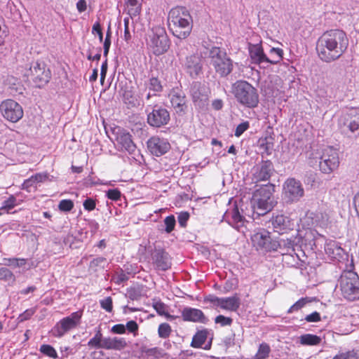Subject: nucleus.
<instances>
[{
	"label": "nucleus",
	"instance_id": "1",
	"mask_svg": "<svg viewBox=\"0 0 359 359\" xmlns=\"http://www.w3.org/2000/svg\"><path fill=\"white\" fill-rule=\"evenodd\" d=\"M348 43L347 35L343 30L326 31L317 41L316 49L318 56L324 62L336 61L346 51Z\"/></svg>",
	"mask_w": 359,
	"mask_h": 359
},
{
	"label": "nucleus",
	"instance_id": "35",
	"mask_svg": "<svg viewBox=\"0 0 359 359\" xmlns=\"http://www.w3.org/2000/svg\"><path fill=\"white\" fill-rule=\"evenodd\" d=\"M299 343L303 346H316L321 342V338L313 334H304L299 337Z\"/></svg>",
	"mask_w": 359,
	"mask_h": 359
},
{
	"label": "nucleus",
	"instance_id": "51",
	"mask_svg": "<svg viewBox=\"0 0 359 359\" xmlns=\"http://www.w3.org/2000/svg\"><path fill=\"white\" fill-rule=\"evenodd\" d=\"M332 359H358V353L354 350L339 353Z\"/></svg>",
	"mask_w": 359,
	"mask_h": 359
},
{
	"label": "nucleus",
	"instance_id": "47",
	"mask_svg": "<svg viewBox=\"0 0 359 359\" xmlns=\"http://www.w3.org/2000/svg\"><path fill=\"white\" fill-rule=\"evenodd\" d=\"M76 349L73 346H61L60 347V359H65L76 353Z\"/></svg>",
	"mask_w": 359,
	"mask_h": 359
},
{
	"label": "nucleus",
	"instance_id": "28",
	"mask_svg": "<svg viewBox=\"0 0 359 359\" xmlns=\"http://www.w3.org/2000/svg\"><path fill=\"white\" fill-rule=\"evenodd\" d=\"M127 346L126 341L122 337H104L103 349L121 351Z\"/></svg>",
	"mask_w": 359,
	"mask_h": 359
},
{
	"label": "nucleus",
	"instance_id": "54",
	"mask_svg": "<svg viewBox=\"0 0 359 359\" xmlns=\"http://www.w3.org/2000/svg\"><path fill=\"white\" fill-rule=\"evenodd\" d=\"M100 306L107 312H111L113 309V302L111 297H107L100 301Z\"/></svg>",
	"mask_w": 359,
	"mask_h": 359
},
{
	"label": "nucleus",
	"instance_id": "38",
	"mask_svg": "<svg viewBox=\"0 0 359 359\" xmlns=\"http://www.w3.org/2000/svg\"><path fill=\"white\" fill-rule=\"evenodd\" d=\"M19 205L17 201L16 197L11 195L6 200H4L1 205V214L4 212L9 213L10 211L16 205Z\"/></svg>",
	"mask_w": 359,
	"mask_h": 359
},
{
	"label": "nucleus",
	"instance_id": "9",
	"mask_svg": "<svg viewBox=\"0 0 359 359\" xmlns=\"http://www.w3.org/2000/svg\"><path fill=\"white\" fill-rule=\"evenodd\" d=\"M147 121L154 128H161L167 125L170 120L169 111L158 104H148L146 106Z\"/></svg>",
	"mask_w": 359,
	"mask_h": 359
},
{
	"label": "nucleus",
	"instance_id": "64",
	"mask_svg": "<svg viewBox=\"0 0 359 359\" xmlns=\"http://www.w3.org/2000/svg\"><path fill=\"white\" fill-rule=\"evenodd\" d=\"M92 33H96L98 35L100 42L103 41V33L102 32L101 25L99 21L95 22L93 25Z\"/></svg>",
	"mask_w": 359,
	"mask_h": 359
},
{
	"label": "nucleus",
	"instance_id": "34",
	"mask_svg": "<svg viewBox=\"0 0 359 359\" xmlns=\"http://www.w3.org/2000/svg\"><path fill=\"white\" fill-rule=\"evenodd\" d=\"M128 13L131 19L138 17L141 13V4L139 0H127Z\"/></svg>",
	"mask_w": 359,
	"mask_h": 359
},
{
	"label": "nucleus",
	"instance_id": "12",
	"mask_svg": "<svg viewBox=\"0 0 359 359\" xmlns=\"http://www.w3.org/2000/svg\"><path fill=\"white\" fill-rule=\"evenodd\" d=\"M32 79L37 88H43L50 80L51 72L43 61L37 60L29 67Z\"/></svg>",
	"mask_w": 359,
	"mask_h": 359
},
{
	"label": "nucleus",
	"instance_id": "48",
	"mask_svg": "<svg viewBox=\"0 0 359 359\" xmlns=\"http://www.w3.org/2000/svg\"><path fill=\"white\" fill-rule=\"evenodd\" d=\"M311 301L308 297H302L299 299L297 302H296L289 309L287 313H291L294 311H299L302 308H303L307 303Z\"/></svg>",
	"mask_w": 359,
	"mask_h": 359
},
{
	"label": "nucleus",
	"instance_id": "57",
	"mask_svg": "<svg viewBox=\"0 0 359 359\" xmlns=\"http://www.w3.org/2000/svg\"><path fill=\"white\" fill-rule=\"evenodd\" d=\"M260 148L263 149L266 154H270L273 149V143L266 139L262 141Z\"/></svg>",
	"mask_w": 359,
	"mask_h": 359
},
{
	"label": "nucleus",
	"instance_id": "10",
	"mask_svg": "<svg viewBox=\"0 0 359 359\" xmlns=\"http://www.w3.org/2000/svg\"><path fill=\"white\" fill-rule=\"evenodd\" d=\"M318 159L320 170L325 174L332 172L339 165L338 151L333 147L323 148Z\"/></svg>",
	"mask_w": 359,
	"mask_h": 359
},
{
	"label": "nucleus",
	"instance_id": "33",
	"mask_svg": "<svg viewBox=\"0 0 359 359\" xmlns=\"http://www.w3.org/2000/svg\"><path fill=\"white\" fill-rule=\"evenodd\" d=\"M210 332L207 329L198 331L193 337L191 346L193 348H202L208 339Z\"/></svg>",
	"mask_w": 359,
	"mask_h": 359
},
{
	"label": "nucleus",
	"instance_id": "40",
	"mask_svg": "<svg viewBox=\"0 0 359 359\" xmlns=\"http://www.w3.org/2000/svg\"><path fill=\"white\" fill-rule=\"evenodd\" d=\"M271 352V348L266 343L259 344L258 351L255 355V359H266L269 357Z\"/></svg>",
	"mask_w": 359,
	"mask_h": 359
},
{
	"label": "nucleus",
	"instance_id": "53",
	"mask_svg": "<svg viewBox=\"0 0 359 359\" xmlns=\"http://www.w3.org/2000/svg\"><path fill=\"white\" fill-rule=\"evenodd\" d=\"M215 323L219 324L222 327L230 326L233 323V319L223 315H219L215 318Z\"/></svg>",
	"mask_w": 359,
	"mask_h": 359
},
{
	"label": "nucleus",
	"instance_id": "32",
	"mask_svg": "<svg viewBox=\"0 0 359 359\" xmlns=\"http://www.w3.org/2000/svg\"><path fill=\"white\" fill-rule=\"evenodd\" d=\"M276 250H280L283 255L290 254L294 251V240L292 238H281L279 241H276Z\"/></svg>",
	"mask_w": 359,
	"mask_h": 359
},
{
	"label": "nucleus",
	"instance_id": "14",
	"mask_svg": "<svg viewBox=\"0 0 359 359\" xmlns=\"http://www.w3.org/2000/svg\"><path fill=\"white\" fill-rule=\"evenodd\" d=\"M185 72L192 79H196L203 73V59L199 54H191L182 62Z\"/></svg>",
	"mask_w": 359,
	"mask_h": 359
},
{
	"label": "nucleus",
	"instance_id": "37",
	"mask_svg": "<svg viewBox=\"0 0 359 359\" xmlns=\"http://www.w3.org/2000/svg\"><path fill=\"white\" fill-rule=\"evenodd\" d=\"M283 57V50L279 48H272L269 51V61L267 64L276 65L282 60Z\"/></svg>",
	"mask_w": 359,
	"mask_h": 359
},
{
	"label": "nucleus",
	"instance_id": "25",
	"mask_svg": "<svg viewBox=\"0 0 359 359\" xmlns=\"http://www.w3.org/2000/svg\"><path fill=\"white\" fill-rule=\"evenodd\" d=\"M152 259L158 270L167 271L171 267L170 257L168 252L162 249L155 250Z\"/></svg>",
	"mask_w": 359,
	"mask_h": 359
},
{
	"label": "nucleus",
	"instance_id": "50",
	"mask_svg": "<svg viewBox=\"0 0 359 359\" xmlns=\"http://www.w3.org/2000/svg\"><path fill=\"white\" fill-rule=\"evenodd\" d=\"M112 280L117 285H121L128 280V276L126 274L123 269H120L113 276Z\"/></svg>",
	"mask_w": 359,
	"mask_h": 359
},
{
	"label": "nucleus",
	"instance_id": "23",
	"mask_svg": "<svg viewBox=\"0 0 359 359\" xmlns=\"http://www.w3.org/2000/svg\"><path fill=\"white\" fill-rule=\"evenodd\" d=\"M249 54L252 63L264 68L268 65L267 61H269V59L264 53L263 48L260 44H250Z\"/></svg>",
	"mask_w": 359,
	"mask_h": 359
},
{
	"label": "nucleus",
	"instance_id": "2",
	"mask_svg": "<svg viewBox=\"0 0 359 359\" xmlns=\"http://www.w3.org/2000/svg\"><path fill=\"white\" fill-rule=\"evenodd\" d=\"M168 21L169 29L175 36L184 39L190 35L193 20L187 8L177 6L172 8L168 13Z\"/></svg>",
	"mask_w": 359,
	"mask_h": 359
},
{
	"label": "nucleus",
	"instance_id": "30",
	"mask_svg": "<svg viewBox=\"0 0 359 359\" xmlns=\"http://www.w3.org/2000/svg\"><path fill=\"white\" fill-rule=\"evenodd\" d=\"M190 93L194 102L202 101L205 99L207 95H205V87L198 81L193 82L191 88Z\"/></svg>",
	"mask_w": 359,
	"mask_h": 359
},
{
	"label": "nucleus",
	"instance_id": "36",
	"mask_svg": "<svg viewBox=\"0 0 359 359\" xmlns=\"http://www.w3.org/2000/svg\"><path fill=\"white\" fill-rule=\"evenodd\" d=\"M146 88L153 92V95H160L163 91V86L160 80L156 77H151L149 81L145 83Z\"/></svg>",
	"mask_w": 359,
	"mask_h": 359
},
{
	"label": "nucleus",
	"instance_id": "61",
	"mask_svg": "<svg viewBox=\"0 0 359 359\" xmlns=\"http://www.w3.org/2000/svg\"><path fill=\"white\" fill-rule=\"evenodd\" d=\"M123 22H124L123 39L127 43H128L131 40V38H132V36H131V34L130 32V29H129V18H125L123 20Z\"/></svg>",
	"mask_w": 359,
	"mask_h": 359
},
{
	"label": "nucleus",
	"instance_id": "16",
	"mask_svg": "<svg viewBox=\"0 0 359 359\" xmlns=\"http://www.w3.org/2000/svg\"><path fill=\"white\" fill-rule=\"evenodd\" d=\"M1 115L6 120L16 123L23 116V109L16 101L6 100L1 102Z\"/></svg>",
	"mask_w": 359,
	"mask_h": 359
},
{
	"label": "nucleus",
	"instance_id": "4",
	"mask_svg": "<svg viewBox=\"0 0 359 359\" xmlns=\"http://www.w3.org/2000/svg\"><path fill=\"white\" fill-rule=\"evenodd\" d=\"M274 187L271 184H268L257 189L252 195L251 204L255 210H257L258 215H264L270 211L274 204L273 193Z\"/></svg>",
	"mask_w": 359,
	"mask_h": 359
},
{
	"label": "nucleus",
	"instance_id": "19",
	"mask_svg": "<svg viewBox=\"0 0 359 359\" xmlns=\"http://www.w3.org/2000/svg\"><path fill=\"white\" fill-rule=\"evenodd\" d=\"M339 125L359 134V109H351L344 113L339 120Z\"/></svg>",
	"mask_w": 359,
	"mask_h": 359
},
{
	"label": "nucleus",
	"instance_id": "5",
	"mask_svg": "<svg viewBox=\"0 0 359 359\" xmlns=\"http://www.w3.org/2000/svg\"><path fill=\"white\" fill-rule=\"evenodd\" d=\"M208 57L210 65L221 77H226L231 73L233 62L224 50L214 46L210 50Z\"/></svg>",
	"mask_w": 359,
	"mask_h": 359
},
{
	"label": "nucleus",
	"instance_id": "46",
	"mask_svg": "<svg viewBox=\"0 0 359 359\" xmlns=\"http://www.w3.org/2000/svg\"><path fill=\"white\" fill-rule=\"evenodd\" d=\"M163 222H164V225H165L164 231L168 233H171L174 230L175 224H176V220H175V216L172 215H170L166 217L164 219Z\"/></svg>",
	"mask_w": 359,
	"mask_h": 359
},
{
	"label": "nucleus",
	"instance_id": "11",
	"mask_svg": "<svg viewBox=\"0 0 359 359\" xmlns=\"http://www.w3.org/2000/svg\"><path fill=\"white\" fill-rule=\"evenodd\" d=\"M304 195V189L302 182L294 178H287L283 184V197L287 203H294L300 201Z\"/></svg>",
	"mask_w": 359,
	"mask_h": 359
},
{
	"label": "nucleus",
	"instance_id": "59",
	"mask_svg": "<svg viewBox=\"0 0 359 359\" xmlns=\"http://www.w3.org/2000/svg\"><path fill=\"white\" fill-rule=\"evenodd\" d=\"M83 208L90 212L95 208L96 201L92 198H87L83 203Z\"/></svg>",
	"mask_w": 359,
	"mask_h": 359
},
{
	"label": "nucleus",
	"instance_id": "20",
	"mask_svg": "<svg viewBox=\"0 0 359 359\" xmlns=\"http://www.w3.org/2000/svg\"><path fill=\"white\" fill-rule=\"evenodd\" d=\"M149 151L154 156H161L166 154L170 149L167 139L158 136H152L147 142Z\"/></svg>",
	"mask_w": 359,
	"mask_h": 359
},
{
	"label": "nucleus",
	"instance_id": "22",
	"mask_svg": "<svg viewBox=\"0 0 359 359\" xmlns=\"http://www.w3.org/2000/svg\"><path fill=\"white\" fill-rule=\"evenodd\" d=\"M271 224L274 231L283 234L287 231L293 229L294 223L292 220L284 215H277L271 219Z\"/></svg>",
	"mask_w": 359,
	"mask_h": 359
},
{
	"label": "nucleus",
	"instance_id": "13",
	"mask_svg": "<svg viewBox=\"0 0 359 359\" xmlns=\"http://www.w3.org/2000/svg\"><path fill=\"white\" fill-rule=\"evenodd\" d=\"M253 246L257 250L264 252L276 250V241L271 238L270 233L264 229H259L251 237Z\"/></svg>",
	"mask_w": 359,
	"mask_h": 359
},
{
	"label": "nucleus",
	"instance_id": "63",
	"mask_svg": "<svg viewBox=\"0 0 359 359\" xmlns=\"http://www.w3.org/2000/svg\"><path fill=\"white\" fill-rule=\"evenodd\" d=\"M222 300V297H218L213 294H210L205 297L204 302H210L213 304L214 306H220V302Z\"/></svg>",
	"mask_w": 359,
	"mask_h": 359
},
{
	"label": "nucleus",
	"instance_id": "3",
	"mask_svg": "<svg viewBox=\"0 0 359 359\" xmlns=\"http://www.w3.org/2000/svg\"><path fill=\"white\" fill-rule=\"evenodd\" d=\"M231 93L238 103L246 108L254 109L258 106V91L247 81L241 79L232 83Z\"/></svg>",
	"mask_w": 359,
	"mask_h": 359
},
{
	"label": "nucleus",
	"instance_id": "45",
	"mask_svg": "<svg viewBox=\"0 0 359 359\" xmlns=\"http://www.w3.org/2000/svg\"><path fill=\"white\" fill-rule=\"evenodd\" d=\"M172 332L170 325L168 323H163L159 325L158 328V334L160 338H168Z\"/></svg>",
	"mask_w": 359,
	"mask_h": 359
},
{
	"label": "nucleus",
	"instance_id": "56",
	"mask_svg": "<svg viewBox=\"0 0 359 359\" xmlns=\"http://www.w3.org/2000/svg\"><path fill=\"white\" fill-rule=\"evenodd\" d=\"M126 330H127L128 332L132 333L135 337L137 335L139 326L136 321L130 320L125 325Z\"/></svg>",
	"mask_w": 359,
	"mask_h": 359
},
{
	"label": "nucleus",
	"instance_id": "60",
	"mask_svg": "<svg viewBox=\"0 0 359 359\" xmlns=\"http://www.w3.org/2000/svg\"><path fill=\"white\" fill-rule=\"evenodd\" d=\"M107 196L108 198L116 201L120 200L121 194L117 189H109L107 192Z\"/></svg>",
	"mask_w": 359,
	"mask_h": 359
},
{
	"label": "nucleus",
	"instance_id": "43",
	"mask_svg": "<svg viewBox=\"0 0 359 359\" xmlns=\"http://www.w3.org/2000/svg\"><path fill=\"white\" fill-rule=\"evenodd\" d=\"M123 101L128 107H134L138 105L137 100L133 96L131 91H125L123 95Z\"/></svg>",
	"mask_w": 359,
	"mask_h": 359
},
{
	"label": "nucleus",
	"instance_id": "7",
	"mask_svg": "<svg viewBox=\"0 0 359 359\" xmlns=\"http://www.w3.org/2000/svg\"><path fill=\"white\" fill-rule=\"evenodd\" d=\"M147 46L156 55H162L168 51L170 41L163 27L160 25L152 27L149 34Z\"/></svg>",
	"mask_w": 359,
	"mask_h": 359
},
{
	"label": "nucleus",
	"instance_id": "24",
	"mask_svg": "<svg viewBox=\"0 0 359 359\" xmlns=\"http://www.w3.org/2000/svg\"><path fill=\"white\" fill-rule=\"evenodd\" d=\"M182 317L184 321L203 324H207L209 320L201 310L188 306L182 309Z\"/></svg>",
	"mask_w": 359,
	"mask_h": 359
},
{
	"label": "nucleus",
	"instance_id": "44",
	"mask_svg": "<svg viewBox=\"0 0 359 359\" xmlns=\"http://www.w3.org/2000/svg\"><path fill=\"white\" fill-rule=\"evenodd\" d=\"M106 263V259L102 257H98L90 261L89 268L93 271H97L100 269H104Z\"/></svg>",
	"mask_w": 359,
	"mask_h": 359
},
{
	"label": "nucleus",
	"instance_id": "62",
	"mask_svg": "<svg viewBox=\"0 0 359 359\" xmlns=\"http://www.w3.org/2000/svg\"><path fill=\"white\" fill-rule=\"evenodd\" d=\"M189 219V214L187 212H181L177 217V220L180 226L182 227H185L187 226V223Z\"/></svg>",
	"mask_w": 359,
	"mask_h": 359
},
{
	"label": "nucleus",
	"instance_id": "26",
	"mask_svg": "<svg viewBox=\"0 0 359 359\" xmlns=\"http://www.w3.org/2000/svg\"><path fill=\"white\" fill-rule=\"evenodd\" d=\"M330 216L327 212H309L306 213L304 218L305 222L308 226H326L329 222Z\"/></svg>",
	"mask_w": 359,
	"mask_h": 359
},
{
	"label": "nucleus",
	"instance_id": "27",
	"mask_svg": "<svg viewBox=\"0 0 359 359\" xmlns=\"http://www.w3.org/2000/svg\"><path fill=\"white\" fill-rule=\"evenodd\" d=\"M325 252L333 260H339L343 257L344 249L335 241L328 240L325 243Z\"/></svg>",
	"mask_w": 359,
	"mask_h": 359
},
{
	"label": "nucleus",
	"instance_id": "31",
	"mask_svg": "<svg viewBox=\"0 0 359 359\" xmlns=\"http://www.w3.org/2000/svg\"><path fill=\"white\" fill-rule=\"evenodd\" d=\"M4 89L10 94L21 93V86L18 79L13 76H7L4 80Z\"/></svg>",
	"mask_w": 359,
	"mask_h": 359
},
{
	"label": "nucleus",
	"instance_id": "39",
	"mask_svg": "<svg viewBox=\"0 0 359 359\" xmlns=\"http://www.w3.org/2000/svg\"><path fill=\"white\" fill-rule=\"evenodd\" d=\"M26 264L25 259L4 258L1 259V265L11 266L13 268L20 267Z\"/></svg>",
	"mask_w": 359,
	"mask_h": 359
},
{
	"label": "nucleus",
	"instance_id": "29",
	"mask_svg": "<svg viewBox=\"0 0 359 359\" xmlns=\"http://www.w3.org/2000/svg\"><path fill=\"white\" fill-rule=\"evenodd\" d=\"M241 305V299L236 295L222 297L219 308L229 311H236Z\"/></svg>",
	"mask_w": 359,
	"mask_h": 359
},
{
	"label": "nucleus",
	"instance_id": "42",
	"mask_svg": "<svg viewBox=\"0 0 359 359\" xmlns=\"http://www.w3.org/2000/svg\"><path fill=\"white\" fill-rule=\"evenodd\" d=\"M154 309L156 310L158 314L161 316H165L168 320L175 319L176 317L166 313V306L161 302H157L153 305Z\"/></svg>",
	"mask_w": 359,
	"mask_h": 359
},
{
	"label": "nucleus",
	"instance_id": "58",
	"mask_svg": "<svg viewBox=\"0 0 359 359\" xmlns=\"http://www.w3.org/2000/svg\"><path fill=\"white\" fill-rule=\"evenodd\" d=\"M250 124L248 121L243 122L238 124L235 130V136L240 137L245 131L249 128Z\"/></svg>",
	"mask_w": 359,
	"mask_h": 359
},
{
	"label": "nucleus",
	"instance_id": "8",
	"mask_svg": "<svg viewBox=\"0 0 359 359\" xmlns=\"http://www.w3.org/2000/svg\"><path fill=\"white\" fill-rule=\"evenodd\" d=\"M82 316L83 311L79 310L62 318L51 329L52 335L56 338H62L67 333L80 325Z\"/></svg>",
	"mask_w": 359,
	"mask_h": 359
},
{
	"label": "nucleus",
	"instance_id": "6",
	"mask_svg": "<svg viewBox=\"0 0 359 359\" xmlns=\"http://www.w3.org/2000/svg\"><path fill=\"white\" fill-rule=\"evenodd\" d=\"M338 286L344 299L351 302L359 299V276L356 273L352 271L343 273Z\"/></svg>",
	"mask_w": 359,
	"mask_h": 359
},
{
	"label": "nucleus",
	"instance_id": "17",
	"mask_svg": "<svg viewBox=\"0 0 359 359\" xmlns=\"http://www.w3.org/2000/svg\"><path fill=\"white\" fill-rule=\"evenodd\" d=\"M114 134L116 135L115 146L118 150L127 151L129 154H133L135 151L136 146L129 133L124 129L118 128L114 130Z\"/></svg>",
	"mask_w": 359,
	"mask_h": 359
},
{
	"label": "nucleus",
	"instance_id": "15",
	"mask_svg": "<svg viewBox=\"0 0 359 359\" xmlns=\"http://www.w3.org/2000/svg\"><path fill=\"white\" fill-rule=\"evenodd\" d=\"M172 108L179 116L184 115L187 111V99L184 92L179 88H172L168 94Z\"/></svg>",
	"mask_w": 359,
	"mask_h": 359
},
{
	"label": "nucleus",
	"instance_id": "18",
	"mask_svg": "<svg viewBox=\"0 0 359 359\" xmlns=\"http://www.w3.org/2000/svg\"><path fill=\"white\" fill-rule=\"evenodd\" d=\"M224 218L229 224L238 231H240L241 228L244 226L246 222L245 218L243 215V210L241 209V212L240 208L236 203H234L226 210L224 215Z\"/></svg>",
	"mask_w": 359,
	"mask_h": 359
},
{
	"label": "nucleus",
	"instance_id": "41",
	"mask_svg": "<svg viewBox=\"0 0 359 359\" xmlns=\"http://www.w3.org/2000/svg\"><path fill=\"white\" fill-rule=\"evenodd\" d=\"M39 351L43 355L48 356L53 359L59 358L58 354L53 346L49 344H42L40 346Z\"/></svg>",
	"mask_w": 359,
	"mask_h": 359
},
{
	"label": "nucleus",
	"instance_id": "21",
	"mask_svg": "<svg viewBox=\"0 0 359 359\" xmlns=\"http://www.w3.org/2000/svg\"><path fill=\"white\" fill-rule=\"evenodd\" d=\"M274 172L273 163L269 161H262L253 168L252 180L255 182L268 181Z\"/></svg>",
	"mask_w": 359,
	"mask_h": 359
},
{
	"label": "nucleus",
	"instance_id": "55",
	"mask_svg": "<svg viewBox=\"0 0 359 359\" xmlns=\"http://www.w3.org/2000/svg\"><path fill=\"white\" fill-rule=\"evenodd\" d=\"M88 346L90 348L100 349L103 348L104 340H100L97 337H93L88 342Z\"/></svg>",
	"mask_w": 359,
	"mask_h": 359
},
{
	"label": "nucleus",
	"instance_id": "52",
	"mask_svg": "<svg viewBox=\"0 0 359 359\" xmlns=\"http://www.w3.org/2000/svg\"><path fill=\"white\" fill-rule=\"evenodd\" d=\"M74 208V203L69 199H63L60 201L58 208L63 212H69Z\"/></svg>",
	"mask_w": 359,
	"mask_h": 359
},
{
	"label": "nucleus",
	"instance_id": "49",
	"mask_svg": "<svg viewBox=\"0 0 359 359\" xmlns=\"http://www.w3.org/2000/svg\"><path fill=\"white\" fill-rule=\"evenodd\" d=\"M1 280L7 282L8 285H11L15 282V278L9 269L1 268Z\"/></svg>",
	"mask_w": 359,
	"mask_h": 359
}]
</instances>
